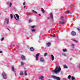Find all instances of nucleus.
Returning <instances> with one entry per match:
<instances>
[{"label": "nucleus", "instance_id": "f257e3e1", "mask_svg": "<svg viewBox=\"0 0 80 80\" xmlns=\"http://www.w3.org/2000/svg\"><path fill=\"white\" fill-rule=\"evenodd\" d=\"M61 70V68H60V66H59V68L58 67H56V69L55 70H54L52 71L54 73H57V72H60Z\"/></svg>", "mask_w": 80, "mask_h": 80}, {"label": "nucleus", "instance_id": "f03ea898", "mask_svg": "<svg viewBox=\"0 0 80 80\" xmlns=\"http://www.w3.org/2000/svg\"><path fill=\"white\" fill-rule=\"evenodd\" d=\"M15 15L16 16H15V15H14V18H15V19H16V20H18V21H19V16L17 14H16ZM16 17L17 19L16 18Z\"/></svg>", "mask_w": 80, "mask_h": 80}, {"label": "nucleus", "instance_id": "7ed1b4c3", "mask_svg": "<svg viewBox=\"0 0 80 80\" xmlns=\"http://www.w3.org/2000/svg\"><path fill=\"white\" fill-rule=\"evenodd\" d=\"M51 77L54 78V79H56L57 80H60V78L54 75L52 76Z\"/></svg>", "mask_w": 80, "mask_h": 80}, {"label": "nucleus", "instance_id": "20e7f679", "mask_svg": "<svg viewBox=\"0 0 80 80\" xmlns=\"http://www.w3.org/2000/svg\"><path fill=\"white\" fill-rule=\"evenodd\" d=\"M2 75L4 79H7V74H6V73H5L4 72H2Z\"/></svg>", "mask_w": 80, "mask_h": 80}, {"label": "nucleus", "instance_id": "39448f33", "mask_svg": "<svg viewBox=\"0 0 80 80\" xmlns=\"http://www.w3.org/2000/svg\"><path fill=\"white\" fill-rule=\"evenodd\" d=\"M9 22V19L6 18L4 21V23H6L7 24H8V23Z\"/></svg>", "mask_w": 80, "mask_h": 80}, {"label": "nucleus", "instance_id": "423d86ee", "mask_svg": "<svg viewBox=\"0 0 80 80\" xmlns=\"http://www.w3.org/2000/svg\"><path fill=\"white\" fill-rule=\"evenodd\" d=\"M71 35L72 36H75V35H76V32H75L74 31H73L71 32Z\"/></svg>", "mask_w": 80, "mask_h": 80}, {"label": "nucleus", "instance_id": "0eeeda50", "mask_svg": "<svg viewBox=\"0 0 80 80\" xmlns=\"http://www.w3.org/2000/svg\"><path fill=\"white\" fill-rule=\"evenodd\" d=\"M21 58L22 60H25V56L22 55L21 57Z\"/></svg>", "mask_w": 80, "mask_h": 80}, {"label": "nucleus", "instance_id": "6e6552de", "mask_svg": "<svg viewBox=\"0 0 80 80\" xmlns=\"http://www.w3.org/2000/svg\"><path fill=\"white\" fill-rule=\"evenodd\" d=\"M40 62H43L44 61V59L42 58H40Z\"/></svg>", "mask_w": 80, "mask_h": 80}, {"label": "nucleus", "instance_id": "1a4fd4ad", "mask_svg": "<svg viewBox=\"0 0 80 80\" xmlns=\"http://www.w3.org/2000/svg\"><path fill=\"white\" fill-rule=\"evenodd\" d=\"M51 56L52 61H53V60H54V56L52 54L51 55Z\"/></svg>", "mask_w": 80, "mask_h": 80}, {"label": "nucleus", "instance_id": "9d476101", "mask_svg": "<svg viewBox=\"0 0 80 80\" xmlns=\"http://www.w3.org/2000/svg\"><path fill=\"white\" fill-rule=\"evenodd\" d=\"M46 44L48 47H50V46L51 45V43H50V42L47 43H46Z\"/></svg>", "mask_w": 80, "mask_h": 80}, {"label": "nucleus", "instance_id": "9b49d317", "mask_svg": "<svg viewBox=\"0 0 80 80\" xmlns=\"http://www.w3.org/2000/svg\"><path fill=\"white\" fill-rule=\"evenodd\" d=\"M43 78H44V77H43V76H41L39 78V79H41V80H44V79H42Z\"/></svg>", "mask_w": 80, "mask_h": 80}, {"label": "nucleus", "instance_id": "f8f14e48", "mask_svg": "<svg viewBox=\"0 0 80 80\" xmlns=\"http://www.w3.org/2000/svg\"><path fill=\"white\" fill-rule=\"evenodd\" d=\"M30 50H31V51H34V48L32 47H31L30 48Z\"/></svg>", "mask_w": 80, "mask_h": 80}, {"label": "nucleus", "instance_id": "ddd939ff", "mask_svg": "<svg viewBox=\"0 0 80 80\" xmlns=\"http://www.w3.org/2000/svg\"><path fill=\"white\" fill-rule=\"evenodd\" d=\"M64 68H68V67L66 65H63Z\"/></svg>", "mask_w": 80, "mask_h": 80}, {"label": "nucleus", "instance_id": "4468645a", "mask_svg": "<svg viewBox=\"0 0 80 80\" xmlns=\"http://www.w3.org/2000/svg\"><path fill=\"white\" fill-rule=\"evenodd\" d=\"M65 22H60V24H61V25H63V24H65Z\"/></svg>", "mask_w": 80, "mask_h": 80}, {"label": "nucleus", "instance_id": "2eb2a0df", "mask_svg": "<svg viewBox=\"0 0 80 80\" xmlns=\"http://www.w3.org/2000/svg\"><path fill=\"white\" fill-rule=\"evenodd\" d=\"M50 17L51 19H53V14L52 13H51Z\"/></svg>", "mask_w": 80, "mask_h": 80}, {"label": "nucleus", "instance_id": "dca6fc26", "mask_svg": "<svg viewBox=\"0 0 80 80\" xmlns=\"http://www.w3.org/2000/svg\"><path fill=\"white\" fill-rule=\"evenodd\" d=\"M32 20L31 19H29V23H31V22H32Z\"/></svg>", "mask_w": 80, "mask_h": 80}, {"label": "nucleus", "instance_id": "f3484780", "mask_svg": "<svg viewBox=\"0 0 80 80\" xmlns=\"http://www.w3.org/2000/svg\"><path fill=\"white\" fill-rule=\"evenodd\" d=\"M41 11L42 12V13H45L44 9H43L42 8H41Z\"/></svg>", "mask_w": 80, "mask_h": 80}, {"label": "nucleus", "instance_id": "a211bd4d", "mask_svg": "<svg viewBox=\"0 0 80 80\" xmlns=\"http://www.w3.org/2000/svg\"><path fill=\"white\" fill-rule=\"evenodd\" d=\"M39 55H40V53H38L36 55V57H38V56H39Z\"/></svg>", "mask_w": 80, "mask_h": 80}, {"label": "nucleus", "instance_id": "6ab92c4d", "mask_svg": "<svg viewBox=\"0 0 80 80\" xmlns=\"http://www.w3.org/2000/svg\"><path fill=\"white\" fill-rule=\"evenodd\" d=\"M20 75H23V72L22 71L20 73Z\"/></svg>", "mask_w": 80, "mask_h": 80}, {"label": "nucleus", "instance_id": "aec40b11", "mask_svg": "<svg viewBox=\"0 0 80 80\" xmlns=\"http://www.w3.org/2000/svg\"><path fill=\"white\" fill-rule=\"evenodd\" d=\"M61 19L62 21H63V20H64V17H63V16L61 17Z\"/></svg>", "mask_w": 80, "mask_h": 80}, {"label": "nucleus", "instance_id": "412c9836", "mask_svg": "<svg viewBox=\"0 0 80 80\" xmlns=\"http://www.w3.org/2000/svg\"><path fill=\"white\" fill-rule=\"evenodd\" d=\"M10 17H11V19H12V18H13V16L12 15V14H11Z\"/></svg>", "mask_w": 80, "mask_h": 80}, {"label": "nucleus", "instance_id": "4be33fe9", "mask_svg": "<svg viewBox=\"0 0 80 80\" xmlns=\"http://www.w3.org/2000/svg\"><path fill=\"white\" fill-rule=\"evenodd\" d=\"M51 36L52 37H56V36L55 35H51Z\"/></svg>", "mask_w": 80, "mask_h": 80}, {"label": "nucleus", "instance_id": "5701e85b", "mask_svg": "<svg viewBox=\"0 0 80 80\" xmlns=\"http://www.w3.org/2000/svg\"><path fill=\"white\" fill-rule=\"evenodd\" d=\"M67 12L68 14V13H71V12H70V10H68L67 11Z\"/></svg>", "mask_w": 80, "mask_h": 80}, {"label": "nucleus", "instance_id": "b1692460", "mask_svg": "<svg viewBox=\"0 0 80 80\" xmlns=\"http://www.w3.org/2000/svg\"><path fill=\"white\" fill-rule=\"evenodd\" d=\"M35 31H36V30L35 29H33L32 30V32H35Z\"/></svg>", "mask_w": 80, "mask_h": 80}, {"label": "nucleus", "instance_id": "393cba45", "mask_svg": "<svg viewBox=\"0 0 80 80\" xmlns=\"http://www.w3.org/2000/svg\"><path fill=\"white\" fill-rule=\"evenodd\" d=\"M24 74H25V75H26V76L27 75V73L26 71H25Z\"/></svg>", "mask_w": 80, "mask_h": 80}, {"label": "nucleus", "instance_id": "a878e982", "mask_svg": "<svg viewBox=\"0 0 80 80\" xmlns=\"http://www.w3.org/2000/svg\"><path fill=\"white\" fill-rule=\"evenodd\" d=\"M12 3L10 2L9 4V7H12Z\"/></svg>", "mask_w": 80, "mask_h": 80}, {"label": "nucleus", "instance_id": "bb28decb", "mask_svg": "<svg viewBox=\"0 0 80 80\" xmlns=\"http://www.w3.org/2000/svg\"><path fill=\"white\" fill-rule=\"evenodd\" d=\"M32 12H33L34 13H37V12H36L34 10H32Z\"/></svg>", "mask_w": 80, "mask_h": 80}, {"label": "nucleus", "instance_id": "cd10ccee", "mask_svg": "<svg viewBox=\"0 0 80 80\" xmlns=\"http://www.w3.org/2000/svg\"><path fill=\"white\" fill-rule=\"evenodd\" d=\"M71 79L72 80H74L75 79V78H74L72 76V77Z\"/></svg>", "mask_w": 80, "mask_h": 80}, {"label": "nucleus", "instance_id": "c85d7f7f", "mask_svg": "<svg viewBox=\"0 0 80 80\" xmlns=\"http://www.w3.org/2000/svg\"><path fill=\"white\" fill-rule=\"evenodd\" d=\"M72 46V48H75V45L73 44H71Z\"/></svg>", "mask_w": 80, "mask_h": 80}, {"label": "nucleus", "instance_id": "c756f323", "mask_svg": "<svg viewBox=\"0 0 80 80\" xmlns=\"http://www.w3.org/2000/svg\"><path fill=\"white\" fill-rule=\"evenodd\" d=\"M47 52H46L44 54V56L45 57H46V56H47Z\"/></svg>", "mask_w": 80, "mask_h": 80}, {"label": "nucleus", "instance_id": "7c9ffc66", "mask_svg": "<svg viewBox=\"0 0 80 80\" xmlns=\"http://www.w3.org/2000/svg\"><path fill=\"white\" fill-rule=\"evenodd\" d=\"M12 70L13 71H14L15 70V69H14V68L13 67H12Z\"/></svg>", "mask_w": 80, "mask_h": 80}, {"label": "nucleus", "instance_id": "2f4dec72", "mask_svg": "<svg viewBox=\"0 0 80 80\" xmlns=\"http://www.w3.org/2000/svg\"><path fill=\"white\" fill-rule=\"evenodd\" d=\"M3 40H4V37H2V39L1 40V42H2V41H3Z\"/></svg>", "mask_w": 80, "mask_h": 80}, {"label": "nucleus", "instance_id": "473e14b6", "mask_svg": "<svg viewBox=\"0 0 80 80\" xmlns=\"http://www.w3.org/2000/svg\"><path fill=\"white\" fill-rule=\"evenodd\" d=\"M63 52H67V50H66V49H63Z\"/></svg>", "mask_w": 80, "mask_h": 80}, {"label": "nucleus", "instance_id": "72a5a7b5", "mask_svg": "<svg viewBox=\"0 0 80 80\" xmlns=\"http://www.w3.org/2000/svg\"><path fill=\"white\" fill-rule=\"evenodd\" d=\"M70 78H71V76L70 75H69L68 76V78H69V79H70Z\"/></svg>", "mask_w": 80, "mask_h": 80}, {"label": "nucleus", "instance_id": "f704fd0d", "mask_svg": "<svg viewBox=\"0 0 80 80\" xmlns=\"http://www.w3.org/2000/svg\"><path fill=\"white\" fill-rule=\"evenodd\" d=\"M36 60H38V57H36Z\"/></svg>", "mask_w": 80, "mask_h": 80}, {"label": "nucleus", "instance_id": "c9c22d12", "mask_svg": "<svg viewBox=\"0 0 80 80\" xmlns=\"http://www.w3.org/2000/svg\"><path fill=\"white\" fill-rule=\"evenodd\" d=\"M21 65H24V63H23L22 62H21Z\"/></svg>", "mask_w": 80, "mask_h": 80}, {"label": "nucleus", "instance_id": "e433bc0d", "mask_svg": "<svg viewBox=\"0 0 80 80\" xmlns=\"http://www.w3.org/2000/svg\"><path fill=\"white\" fill-rule=\"evenodd\" d=\"M35 26H31V28H35Z\"/></svg>", "mask_w": 80, "mask_h": 80}, {"label": "nucleus", "instance_id": "4c0bfd02", "mask_svg": "<svg viewBox=\"0 0 80 80\" xmlns=\"http://www.w3.org/2000/svg\"><path fill=\"white\" fill-rule=\"evenodd\" d=\"M63 80H67V79L64 78H63Z\"/></svg>", "mask_w": 80, "mask_h": 80}, {"label": "nucleus", "instance_id": "58836bf2", "mask_svg": "<svg viewBox=\"0 0 80 80\" xmlns=\"http://www.w3.org/2000/svg\"><path fill=\"white\" fill-rule=\"evenodd\" d=\"M23 5H25V2H24L23 3Z\"/></svg>", "mask_w": 80, "mask_h": 80}, {"label": "nucleus", "instance_id": "ea45409f", "mask_svg": "<svg viewBox=\"0 0 80 80\" xmlns=\"http://www.w3.org/2000/svg\"><path fill=\"white\" fill-rule=\"evenodd\" d=\"M77 29H78V31H80V28H78Z\"/></svg>", "mask_w": 80, "mask_h": 80}, {"label": "nucleus", "instance_id": "a19ab883", "mask_svg": "<svg viewBox=\"0 0 80 80\" xmlns=\"http://www.w3.org/2000/svg\"><path fill=\"white\" fill-rule=\"evenodd\" d=\"M0 53H3V52L2 51H0Z\"/></svg>", "mask_w": 80, "mask_h": 80}, {"label": "nucleus", "instance_id": "79ce46f5", "mask_svg": "<svg viewBox=\"0 0 80 80\" xmlns=\"http://www.w3.org/2000/svg\"><path fill=\"white\" fill-rule=\"evenodd\" d=\"M74 41L75 42H77V41H76V40H74Z\"/></svg>", "mask_w": 80, "mask_h": 80}, {"label": "nucleus", "instance_id": "37998d69", "mask_svg": "<svg viewBox=\"0 0 80 80\" xmlns=\"http://www.w3.org/2000/svg\"><path fill=\"white\" fill-rule=\"evenodd\" d=\"M25 7H26V6H25L24 7V8H25Z\"/></svg>", "mask_w": 80, "mask_h": 80}, {"label": "nucleus", "instance_id": "c03bdc74", "mask_svg": "<svg viewBox=\"0 0 80 80\" xmlns=\"http://www.w3.org/2000/svg\"><path fill=\"white\" fill-rule=\"evenodd\" d=\"M39 16H41V14H39Z\"/></svg>", "mask_w": 80, "mask_h": 80}, {"label": "nucleus", "instance_id": "a18cd8bd", "mask_svg": "<svg viewBox=\"0 0 80 80\" xmlns=\"http://www.w3.org/2000/svg\"><path fill=\"white\" fill-rule=\"evenodd\" d=\"M8 3H9V1L7 2V4H8Z\"/></svg>", "mask_w": 80, "mask_h": 80}, {"label": "nucleus", "instance_id": "49530a36", "mask_svg": "<svg viewBox=\"0 0 80 80\" xmlns=\"http://www.w3.org/2000/svg\"><path fill=\"white\" fill-rule=\"evenodd\" d=\"M8 30H10L9 29H8V28H7Z\"/></svg>", "mask_w": 80, "mask_h": 80}, {"label": "nucleus", "instance_id": "de8ad7c7", "mask_svg": "<svg viewBox=\"0 0 80 80\" xmlns=\"http://www.w3.org/2000/svg\"><path fill=\"white\" fill-rule=\"evenodd\" d=\"M64 56H66V55L65 54H64Z\"/></svg>", "mask_w": 80, "mask_h": 80}, {"label": "nucleus", "instance_id": "09e8293b", "mask_svg": "<svg viewBox=\"0 0 80 80\" xmlns=\"http://www.w3.org/2000/svg\"><path fill=\"white\" fill-rule=\"evenodd\" d=\"M1 15V14L0 13V16Z\"/></svg>", "mask_w": 80, "mask_h": 80}, {"label": "nucleus", "instance_id": "8fccbe9b", "mask_svg": "<svg viewBox=\"0 0 80 80\" xmlns=\"http://www.w3.org/2000/svg\"><path fill=\"white\" fill-rule=\"evenodd\" d=\"M66 17V18H67V16Z\"/></svg>", "mask_w": 80, "mask_h": 80}, {"label": "nucleus", "instance_id": "3c124183", "mask_svg": "<svg viewBox=\"0 0 80 80\" xmlns=\"http://www.w3.org/2000/svg\"><path fill=\"white\" fill-rule=\"evenodd\" d=\"M57 37H58V36H57Z\"/></svg>", "mask_w": 80, "mask_h": 80}, {"label": "nucleus", "instance_id": "603ef678", "mask_svg": "<svg viewBox=\"0 0 80 80\" xmlns=\"http://www.w3.org/2000/svg\"><path fill=\"white\" fill-rule=\"evenodd\" d=\"M15 75H16V74H15Z\"/></svg>", "mask_w": 80, "mask_h": 80}, {"label": "nucleus", "instance_id": "864d4df0", "mask_svg": "<svg viewBox=\"0 0 80 80\" xmlns=\"http://www.w3.org/2000/svg\"><path fill=\"white\" fill-rule=\"evenodd\" d=\"M66 14H67V13H66Z\"/></svg>", "mask_w": 80, "mask_h": 80}]
</instances>
